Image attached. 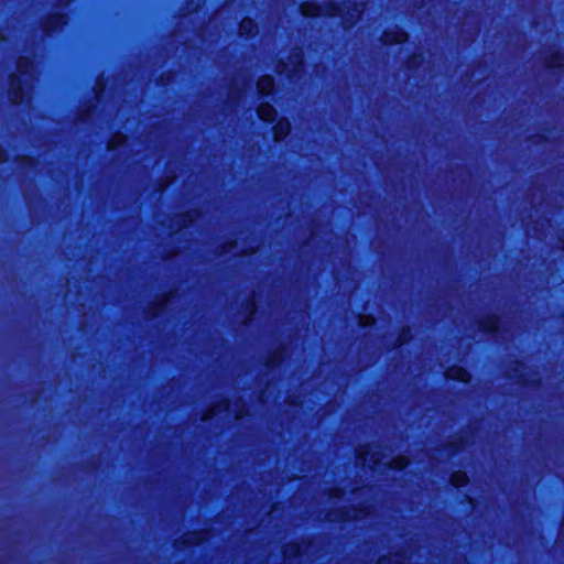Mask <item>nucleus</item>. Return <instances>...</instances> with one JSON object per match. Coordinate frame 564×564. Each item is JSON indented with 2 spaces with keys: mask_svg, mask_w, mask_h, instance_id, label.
Instances as JSON below:
<instances>
[{
  "mask_svg": "<svg viewBox=\"0 0 564 564\" xmlns=\"http://www.w3.org/2000/svg\"><path fill=\"white\" fill-rule=\"evenodd\" d=\"M422 63H423V55L420 53H414L411 56H409V58L405 62V66L408 68H416V67L421 66Z\"/></svg>",
  "mask_w": 564,
  "mask_h": 564,
  "instance_id": "35",
  "label": "nucleus"
},
{
  "mask_svg": "<svg viewBox=\"0 0 564 564\" xmlns=\"http://www.w3.org/2000/svg\"><path fill=\"white\" fill-rule=\"evenodd\" d=\"M275 87L274 78L271 75H263L257 82V89L260 95H270Z\"/></svg>",
  "mask_w": 564,
  "mask_h": 564,
  "instance_id": "20",
  "label": "nucleus"
},
{
  "mask_svg": "<svg viewBox=\"0 0 564 564\" xmlns=\"http://www.w3.org/2000/svg\"><path fill=\"white\" fill-rule=\"evenodd\" d=\"M285 356L286 347L285 345H280L278 348H275L267 356L264 360V366L270 370L279 368L283 364Z\"/></svg>",
  "mask_w": 564,
  "mask_h": 564,
  "instance_id": "11",
  "label": "nucleus"
},
{
  "mask_svg": "<svg viewBox=\"0 0 564 564\" xmlns=\"http://www.w3.org/2000/svg\"><path fill=\"white\" fill-rule=\"evenodd\" d=\"M291 132V123L288 119H280L273 127V135L276 142L285 139Z\"/></svg>",
  "mask_w": 564,
  "mask_h": 564,
  "instance_id": "17",
  "label": "nucleus"
},
{
  "mask_svg": "<svg viewBox=\"0 0 564 564\" xmlns=\"http://www.w3.org/2000/svg\"><path fill=\"white\" fill-rule=\"evenodd\" d=\"M106 87H107V79L105 78L104 74H101L96 78L95 86H94L95 100L97 104L100 102L101 97L106 90Z\"/></svg>",
  "mask_w": 564,
  "mask_h": 564,
  "instance_id": "31",
  "label": "nucleus"
},
{
  "mask_svg": "<svg viewBox=\"0 0 564 564\" xmlns=\"http://www.w3.org/2000/svg\"><path fill=\"white\" fill-rule=\"evenodd\" d=\"M248 85H249L248 79H242L240 82L237 76L229 87V95L239 99L246 93Z\"/></svg>",
  "mask_w": 564,
  "mask_h": 564,
  "instance_id": "25",
  "label": "nucleus"
},
{
  "mask_svg": "<svg viewBox=\"0 0 564 564\" xmlns=\"http://www.w3.org/2000/svg\"><path fill=\"white\" fill-rule=\"evenodd\" d=\"M358 324L362 327L372 326L376 324V318L373 315L361 314L358 316Z\"/></svg>",
  "mask_w": 564,
  "mask_h": 564,
  "instance_id": "37",
  "label": "nucleus"
},
{
  "mask_svg": "<svg viewBox=\"0 0 564 564\" xmlns=\"http://www.w3.org/2000/svg\"><path fill=\"white\" fill-rule=\"evenodd\" d=\"M177 292L175 290H170L169 292H165L164 294L155 297L145 310V317L148 319H153L161 315L167 304L176 296Z\"/></svg>",
  "mask_w": 564,
  "mask_h": 564,
  "instance_id": "4",
  "label": "nucleus"
},
{
  "mask_svg": "<svg viewBox=\"0 0 564 564\" xmlns=\"http://www.w3.org/2000/svg\"><path fill=\"white\" fill-rule=\"evenodd\" d=\"M527 235L530 234L531 229L529 227L525 228Z\"/></svg>",
  "mask_w": 564,
  "mask_h": 564,
  "instance_id": "50",
  "label": "nucleus"
},
{
  "mask_svg": "<svg viewBox=\"0 0 564 564\" xmlns=\"http://www.w3.org/2000/svg\"><path fill=\"white\" fill-rule=\"evenodd\" d=\"M202 8V1L200 0H197V3L195 4L194 8L189 9L187 11V13H192V12H195V11H198L199 9Z\"/></svg>",
  "mask_w": 564,
  "mask_h": 564,
  "instance_id": "46",
  "label": "nucleus"
},
{
  "mask_svg": "<svg viewBox=\"0 0 564 564\" xmlns=\"http://www.w3.org/2000/svg\"><path fill=\"white\" fill-rule=\"evenodd\" d=\"M258 252V248H249V249H246L241 252L242 256H247V254H253Z\"/></svg>",
  "mask_w": 564,
  "mask_h": 564,
  "instance_id": "44",
  "label": "nucleus"
},
{
  "mask_svg": "<svg viewBox=\"0 0 564 564\" xmlns=\"http://www.w3.org/2000/svg\"><path fill=\"white\" fill-rule=\"evenodd\" d=\"M209 531L207 530H196L188 531L182 534L174 541V547L176 550H182L187 546L198 545L208 539Z\"/></svg>",
  "mask_w": 564,
  "mask_h": 564,
  "instance_id": "5",
  "label": "nucleus"
},
{
  "mask_svg": "<svg viewBox=\"0 0 564 564\" xmlns=\"http://www.w3.org/2000/svg\"><path fill=\"white\" fill-rule=\"evenodd\" d=\"M368 0L352 2L347 7V12L343 18V24L346 29L352 28L362 17Z\"/></svg>",
  "mask_w": 564,
  "mask_h": 564,
  "instance_id": "6",
  "label": "nucleus"
},
{
  "mask_svg": "<svg viewBox=\"0 0 564 564\" xmlns=\"http://www.w3.org/2000/svg\"><path fill=\"white\" fill-rule=\"evenodd\" d=\"M68 17L65 13H51L41 22V29L46 35H52L58 29L67 25Z\"/></svg>",
  "mask_w": 564,
  "mask_h": 564,
  "instance_id": "7",
  "label": "nucleus"
},
{
  "mask_svg": "<svg viewBox=\"0 0 564 564\" xmlns=\"http://www.w3.org/2000/svg\"><path fill=\"white\" fill-rule=\"evenodd\" d=\"M14 161L19 165L31 170L37 165V160L29 155H17Z\"/></svg>",
  "mask_w": 564,
  "mask_h": 564,
  "instance_id": "33",
  "label": "nucleus"
},
{
  "mask_svg": "<svg viewBox=\"0 0 564 564\" xmlns=\"http://www.w3.org/2000/svg\"><path fill=\"white\" fill-rule=\"evenodd\" d=\"M73 0H58L59 7H66L68 6Z\"/></svg>",
  "mask_w": 564,
  "mask_h": 564,
  "instance_id": "47",
  "label": "nucleus"
},
{
  "mask_svg": "<svg viewBox=\"0 0 564 564\" xmlns=\"http://www.w3.org/2000/svg\"><path fill=\"white\" fill-rule=\"evenodd\" d=\"M230 410V401L227 398L217 400L209 408H207L200 420L207 422L213 420L216 415L227 413Z\"/></svg>",
  "mask_w": 564,
  "mask_h": 564,
  "instance_id": "9",
  "label": "nucleus"
},
{
  "mask_svg": "<svg viewBox=\"0 0 564 564\" xmlns=\"http://www.w3.org/2000/svg\"><path fill=\"white\" fill-rule=\"evenodd\" d=\"M259 32L258 24L251 18H243L239 23V34L241 36H254Z\"/></svg>",
  "mask_w": 564,
  "mask_h": 564,
  "instance_id": "19",
  "label": "nucleus"
},
{
  "mask_svg": "<svg viewBox=\"0 0 564 564\" xmlns=\"http://www.w3.org/2000/svg\"><path fill=\"white\" fill-rule=\"evenodd\" d=\"M468 444V440L465 435L458 434L455 435L452 440L446 441L442 444V448L444 451H449L452 453H458L466 448Z\"/></svg>",
  "mask_w": 564,
  "mask_h": 564,
  "instance_id": "13",
  "label": "nucleus"
},
{
  "mask_svg": "<svg viewBox=\"0 0 564 564\" xmlns=\"http://www.w3.org/2000/svg\"><path fill=\"white\" fill-rule=\"evenodd\" d=\"M39 400H40V395H36V397L32 400L31 404H32V405H34Z\"/></svg>",
  "mask_w": 564,
  "mask_h": 564,
  "instance_id": "48",
  "label": "nucleus"
},
{
  "mask_svg": "<svg viewBox=\"0 0 564 564\" xmlns=\"http://www.w3.org/2000/svg\"><path fill=\"white\" fill-rule=\"evenodd\" d=\"M533 234H534V236H535L539 240H541V239L543 238V236H544V234H543L540 229H538L536 227H534V228H533Z\"/></svg>",
  "mask_w": 564,
  "mask_h": 564,
  "instance_id": "45",
  "label": "nucleus"
},
{
  "mask_svg": "<svg viewBox=\"0 0 564 564\" xmlns=\"http://www.w3.org/2000/svg\"><path fill=\"white\" fill-rule=\"evenodd\" d=\"M478 327L485 333H495L500 329V319L496 315H488L478 321Z\"/></svg>",
  "mask_w": 564,
  "mask_h": 564,
  "instance_id": "15",
  "label": "nucleus"
},
{
  "mask_svg": "<svg viewBox=\"0 0 564 564\" xmlns=\"http://www.w3.org/2000/svg\"><path fill=\"white\" fill-rule=\"evenodd\" d=\"M248 414H249L248 405L240 400L239 403L236 404L235 419L238 421V420L246 417Z\"/></svg>",
  "mask_w": 564,
  "mask_h": 564,
  "instance_id": "36",
  "label": "nucleus"
},
{
  "mask_svg": "<svg viewBox=\"0 0 564 564\" xmlns=\"http://www.w3.org/2000/svg\"><path fill=\"white\" fill-rule=\"evenodd\" d=\"M200 217L198 209H191L184 213L176 214L167 219V228L171 231L177 232L182 229L188 228Z\"/></svg>",
  "mask_w": 564,
  "mask_h": 564,
  "instance_id": "3",
  "label": "nucleus"
},
{
  "mask_svg": "<svg viewBox=\"0 0 564 564\" xmlns=\"http://www.w3.org/2000/svg\"><path fill=\"white\" fill-rule=\"evenodd\" d=\"M449 481L454 487H464L469 482V477L464 470H455L449 477Z\"/></svg>",
  "mask_w": 564,
  "mask_h": 564,
  "instance_id": "29",
  "label": "nucleus"
},
{
  "mask_svg": "<svg viewBox=\"0 0 564 564\" xmlns=\"http://www.w3.org/2000/svg\"><path fill=\"white\" fill-rule=\"evenodd\" d=\"M243 308L247 312V315L243 318L242 324L243 325H249L253 321L254 315H256L257 310H258V303H257V299H256L254 294H251L247 299V301L243 304Z\"/></svg>",
  "mask_w": 564,
  "mask_h": 564,
  "instance_id": "22",
  "label": "nucleus"
},
{
  "mask_svg": "<svg viewBox=\"0 0 564 564\" xmlns=\"http://www.w3.org/2000/svg\"><path fill=\"white\" fill-rule=\"evenodd\" d=\"M300 12L306 18H318L323 15V7L313 1H304L299 7Z\"/></svg>",
  "mask_w": 564,
  "mask_h": 564,
  "instance_id": "14",
  "label": "nucleus"
},
{
  "mask_svg": "<svg viewBox=\"0 0 564 564\" xmlns=\"http://www.w3.org/2000/svg\"><path fill=\"white\" fill-rule=\"evenodd\" d=\"M562 242H563V249H564V238L562 239Z\"/></svg>",
  "mask_w": 564,
  "mask_h": 564,
  "instance_id": "53",
  "label": "nucleus"
},
{
  "mask_svg": "<svg viewBox=\"0 0 564 564\" xmlns=\"http://www.w3.org/2000/svg\"><path fill=\"white\" fill-rule=\"evenodd\" d=\"M412 339L411 328L405 326L402 327L395 338V346L401 347L404 344H408Z\"/></svg>",
  "mask_w": 564,
  "mask_h": 564,
  "instance_id": "32",
  "label": "nucleus"
},
{
  "mask_svg": "<svg viewBox=\"0 0 564 564\" xmlns=\"http://www.w3.org/2000/svg\"><path fill=\"white\" fill-rule=\"evenodd\" d=\"M373 512L370 505H359L355 507H339L327 510L325 520L332 523H344L354 520L369 518Z\"/></svg>",
  "mask_w": 564,
  "mask_h": 564,
  "instance_id": "1",
  "label": "nucleus"
},
{
  "mask_svg": "<svg viewBox=\"0 0 564 564\" xmlns=\"http://www.w3.org/2000/svg\"><path fill=\"white\" fill-rule=\"evenodd\" d=\"M543 221L549 225V219L547 218H543Z\"/></svg>",
  "mask_w": 564,
  "mask_h": 564,
  "instance_id": "52",
  "label": "nucleus"
},
{
  "mask_svg": "<svg viewBox=\"0 0 564 564\" xmlns=\"http://www.w3.org/2000/svg\"><path fill=\"white\" fill-rule=\"evenodd\" d=\"M94 111L95 106L93 104L87 105L84 109L79 111L77 116V121L82 123L87 122L91 118Z\"/></svg>",
  "mask_w": 564,
  "mask_h": 564,
  "instance_id": "34",
  "label": "nucleus"
},
{
  "mask_svg": "<svg viewBox=\"0 0 564 564\" xmlns=\"http://www.w3.org/2000/svg\"><path fill=\"white\" fill-rule=\"evenodd\" d=\"M127 142V135L123 134L122 132H115L108 143H107V149L109 151H113V150H117L118 148L122 147L124 143Z\"/></svg>",
  "mask_w": 564,
  "mask_h": 564,
  "instance_id": "30",
  "label": "nucleus"
},
{
  "mask_svg": "<svg viewBox=\"0 0 564 564\" xmlns=\"http://www.w3.org/2000/svg\"><path fill=\"white\" fill-rule=\"evenodd\" d=\"M381 42L384 45H393L404 43L409 40V34L401 29L386 30L381 37Z\"/></svg>",
  "mask_w": 564,
  "mask_h": 564,
  "instance_id": "10",
  "label": "nucleus"
},
{
  "mask_svg": "<svg viewBox=\"0 0 564 564\" xmlns=\"http://www.w3.org/2000/svg\"><path fill=\"white\" fill-rule=\"evenodd\" d=\"M7 161H8V153L2 147H0V163H4Z\"/></svg>",
  "mask_w": 564,
  "mask_h": 564,
  "instance_id": "43",
  "label": "nucleus"
},
{
  "mask_svg": "<svg viewBox=\"0 0 564 564\" xmlns=\"http://www.w3.org/2000/svg\"><path fill=\"white\" fill-rule=\"evenodd\" d=\"M545 67L550 69H563L564 54L560 52H554L547 55L545 58Z\"/></svg>",
  "mask_w": 564,
  "mask_h": 564,
  "instance_id": "24",
  "label": "nucleus"
},
{
  "mask_svg": "<svg viewBox=\"0 0 564 564\" xmlns=\"http://www.w3.org/2000/svg\"><path fill=\"white\" fill-rule=\"evenodd\" d=\"M8 96L12 104L22 105L24 101L23 84L19 75L11 74L9 76Z\"/></svg>",
  "mask_w": 564,
  "mask_h": 564,
  "instance_id": "8",
  "label": "nucleus"
},
{
  "mask_svg": "<svg viewBox=\"0 0 564 564\" xmlns=\"http://www.w3.org/2000/svg\"><path fill=\"white\" fill-rule=\"evenodd\" d=\"M34 69H35L34 63L31 58H29L26 56H21L18 58V61H17L18 73H20L21 75L29 76L32 79L33 75H34Z\"/></svg>",
  "mask_w": 564,
  "mask_h": 564,
  "instance_id": "21",
  "label": "nucleus"
},
{
  "mask_svg": "<svg viewBox=\"0 0 564 564\" xmlns=\"http://www.w3.org/2000/svg\"><path fill=\"white\" fill-rule=\"evenodd\" d=\"M0 41H6V36L2 33H0Z\"/></svg>",
  "mask_w": 564,
  "mask_h": 564,
  "instance_id": "49",
  "label": "nucleus"
},
{
  "mask_svg": "<svg viewBox=\"0 0 564 564\" xmlns=\"http://www.w3.org/2000/svg\"><path fill=\"white\" fill-rule=\"evenodd\" d=\"M258 116L261 120L273 122L276 119L278 111L269 102H262L257 108Z\"/></svg>",
  "mask_w": 564,
  "mask_h": 564,
  "instance_id": "18",
  "label": "nucleus"
},
{
  "mask_svg": "<svg viewBox=\"0 0 564 564\" xmlns=\"http://www.w3.org/2000/svg\"><path fill=\"white\" fill-rule=\"evenodd\" d=\"M411 460L405 455H398L384 464L386 468L403 470L410 465Z\"/></svg>",
  "mask_w": 564,
  "mask_h": 564,
  "instance_id": "27",
  "label": "nucleus"
},
{
  "mask_svg": "<svg viewBox=\"0 0 564 564\" xmlns=\"http://www.w3.org/2000/svg\"><path fill=\"white\" fill-rule=\"evenodd\" d=\"M291 57H292V59L294 62V72L301 70V68L303 67V64H304V58H303L302 51H300L296 54H293Z\"/></svg>",
  "mask_w": 564,
  "mask_h": 564,
  "instance_id": "38",
  "label": "nucleus"
},
{
  "mask_svg": "<svg viewBox=\"0 0 564 564\" xmlns=\"http://www.w3.org/2000/svg\"><path fill=\"white\" fill-rule=\"evenodd\" d=\"M345 495V490L341 487H332L328 489V497L330 499H341Z\"/></svg>",
  "mask_w": 564,
  "mask_h": 564,
  "instance_id": "39",
  "label": "nucleus"
},
{
  "mask_svg": "<svg viewBox=\"0 0 564 564\" xmlns=\"http://www.w3.org/2000/svg\"><path fill=\"white\" fill-rule=\"evenodd\" d=\"M446 378L457 380L460 382H469L471 379L470 373L460 366H452L445 372Z\"/></svg>",
  "mask_w": 564,
  "mask_h": 564,
  "instance_id": "16",
  "label": "nucleus"
},
{
  "mask_svg": "<svg viewBox=\"0 0 564 564\" xmlns=\"http://www.w3.org/2000/svg\"><path fill=\"white\" fill-rule=\"evenodd\" d=\"M174 180H175V176H172L171 178H169V180H166V181H164V182L160 183V184H159V187H158V191H159V192H161V193H162V192H164V191L166 189V187H167L172 182H174Z\"/></svg>",
  "mask_w": 564,
  "mask_h": 564,
  "instance_id": "41",
  "label": "nucleus"
},
{
  "mask_svg": "<svg viewBox=\"0 0 564 564\" xmlns=\"http://www.w3.org/2000/svg\"><path fill=\"white\" fill-rule=\"evenodd\" d=\"M514 375L508 373L509 378H517L521 384H538L539 379L530 378L527 373L528 368L520 361L514 362Z\"/></svg>",
  "mask_w": 564,
  "mask_h": 564,
  "instance_id": "12",
  "label": "nucleus"
},
{
  "mask_svg": "<svg viewBox=\"0 0 564 564\" xmlns=\"http://www.w3.org/2000/svg\"><path fill=\"white\" fill-rule=\"evenodd\" d=\"M408 560V555L404 551L390 553L388 555H381L377 564H404Z\"/></svg>",
  "mask_w": 564,
  "mask_h": 564,
  "instance_id": "23",
  "label": "nucleus"
},
{
  "mask_svg": "<svg viewBox=\"0 0 564 564\" xmlns=\"http://www.w3.org/2000/svg\"><path fill=\"white\" fill-rule=\"evenodd\" d=\"M263 395H264V392H261V394H260V401H262V400H263Z\"/></svg>",
  "mask_w": 564,
  "mask_h": 564,
  "instance_id": "51",
  "label": "nucleus"
},
{
  "mask_svg": "<svg viewBox=\"0 0 564 564\" xmlns=\"http://www.w3.org/2000/svg\"><path fill=\"white\" fill-rule=\"evenodd\" d=\"M368 467L372 470L379 469L380 466H384L383 458L384 453L379 446H371L370 444L360 445L356 449V464L360 466H365V464L368 462Z\"/></svg>",
  "mask_w": 564,
  "mask_h": 564,
  "instance_id": "2",
  "label": "nucleus"
},
{
  "mask_svg": "<svg viewBox=\"0 0 564 564\" xmlns=\"http://www.w3.org/2000/svg\"><path fill=\"white\" fill-rule=\"evenodd\" d=\"M321 6L323 7V15L329 18H337L343 14L341 6L335 1L329 0Z\"/></svg>",
  "mask_w": 564,
  "mask_h": 564,
  "instance_id": "28",
  "label": "nucleus"
},
{
  "mask_svg": "<svg viewBox=\"0 0 564 564\" xmlns=\"http://www.w3.org/2000/svg\"><path fill=\"white\" fill-rule=\"evenodd\" d=\"M301 545L296 542H289L282 546V555L285 560H294L301 555Z\"/></svg>",
  "mask_w": 564,
  "mask_h": 564,
  "instance_id": "26",
  "label": "nucleus"
},
{
  "mask_svg": "<svg viewBox=\"0 0 564 564\" xmlns=\"http://www.w3.org/2000/svg\"><path fill=\"white\" fill-rule=\"evenodd\" d=\"M173 77H174V73L169 72V73L162 74L160 79L163 84H166V83L171 82L173 79Z\"/></svg>",
  "mask_w": 564,
  "mask_h": 564,
  "instance_id": "42",
  "label": "nucleus"
},
{
  "mask_svg": "<svg viewBox=\"0 0 564 564\" xmlns=\"http://www.w3.org/2000/svg\"><path fill=\"white\" fill-rule=\"evenodd\" d=\"M237 247V242L236 241H229V242H225L220 246V250H219V253L220 254H227V253H230L235 248Z\"/></svg>",
  "mask_w": 564,
  "mask_h": 564,
  "instance_id": "40",
  "label": "nucleus"
}]
</instances>
